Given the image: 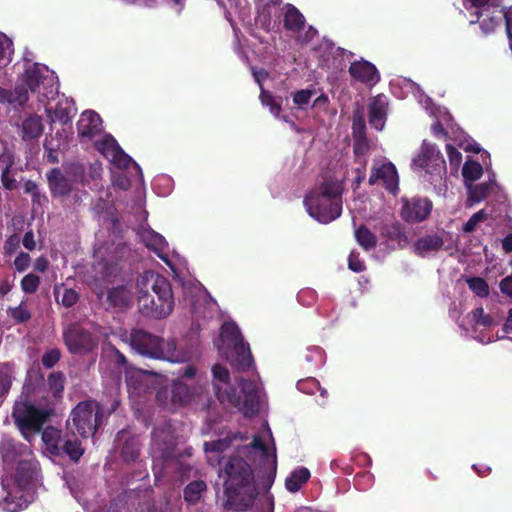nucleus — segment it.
Returning <instances> with one entry per match:
<instances>
[{"mask_svg":"<svg viewBox=\"0 0 512 512\" xmlns=\"http://www.w3.org/2000/svg\"><path fill=\"white\" fill-rule=\"evenodd\" d=\"M252 451H258L260 453L261 460L266 469L264 488L269 490L274 482L277 472L276 454L269 455L267 446L258 436L253 438L250 445L240 448L238 453L242 455H249Z\"/></svg>","mask_w":512,"mask_h":512,"instance_id":"ddd939ff","label":"nucleus"},{"mask_svg":"<svg viewBox=\"0 0 512 512\" xmlns=\"http://www.w3.org/2000/svg\"><path fill=\"white\" fill-rule=\"evenodd\" d=\"M66 382V376L61 370L48 375L47 383L55 398L61 397Z\"/></svg>","mask_w":512,"mask_h":512,"instance_id":"473e14b6","label":"nucleus"},{"mask_svg":"<svg viewBox=\"0 0 512 512\" xmlns=\"http://www.w3.org/2000/svg\"><path fill=\"white\" fill-rule=\"evenodd\" d=\"M28 101V90L24 86H17L12 90V103L24 105Z\"/></svg>","mask_w":512,"mask_h":512,"instance_id":"6e6d98bb","label":"nucleus"},{"mask_svg":"<svg viewBox=\"0 0 512 512\" xmlns=\"http://www.w3.org/2000/svg\"><path fill=\"white\" fill-rule=\"evenodd\" d=\"M500 289L504 295L512 298V275H508L501 280Z\"/></svg>","mask_w":512,"mask_h":512,"instance_id":"69168bd1","label":"nucleus"},{"mask_svg":"<svg viewBox=\"0 0 512 512\" xmlns=\"http://www.w3.org/2000/svg\"><path fill=\"white\" fill-rule=\"evenodd\" d=\"M482 17L484 18L480 22V27L486 33L494 31L501 20L500 16H490L489 11L484 12Z\"/></svg>","mask_w":512,"mask_h":512,"instance_id":"de8ad7c7","label":"nucleus"},{"mask_svg":"<svg viewBox=\"0 0 512 512\" xmlns=\"http://www.w3.org/2000/svg\"><path fill=\"white\" fill-rule=\"evenodd\" d=\"M21 243V238L17 234H13L7 237L6 242L4 244V250L7 254H13L17 249H19Z\"/></svg>","mask_w":512,"mask_h":512,"instance_id":"bf43d9fd","label":"nucleus"},{"mask_svg":"<svg viewBox=\"0 0 512 512\" xmlns=\"http://www.w3.org/2000/svg\"><path fill=\"white\" fill-rule=\"evenodd\" d=\"M148 249L157 252L160 258L163 259L162 251L166 249L168 243L166 242L163 235L152 233L148 237V241L146 243Z\"/></svg>","mask_w":512,"mask_h":512,"instance_id":"58836bf2","label":"nucleus"},{"mask_svg":"<svg viewBox=\"0 0 512 512\" xmlns=\"http://www.w3.org/2000/svg\"><path fill=\"white\" fill-rule=\"evenodd\" d=\"M131 252L130 247L127 243H118L115 247V259L117 260H123L125 258H128L129 254Z\"/></svg>","mask_w":512,"mask_h":512,"instance_id":"680f3d73","label":"nucleus"},{"mask_svg":"<svg viewBox=\"0 0 512 512\" xmlns=\"http://www.w3.org/2000/svg\"><path fill=\"white\" fill-rule=\"evenodd\" d=\"M380 236L387 242L397 243L401 249L408 244V237L404 226L399 221L384 222L380 229Z\"/></svg>","mask_w":512,"mask_h":512,"instance_id":"aec40b11","label":"nucleus"},{"mask_svg":"<svg viewBox=\"0 0 512 512\" xmlns=\"http://www.w3.org/2000/svg\"><path fill=\"white\" fill-rule=\"evenodd\" d=\"M284 29L291 33H299L305 27V16L292 3H285L282 7Z\"/></svg>","mask_w":512,"mask_h":512,"instance_id":"6ab92c4d","label":"nucleus"},{"mask_svg":"<svg viewBox=\"0 0 512 512\" xmlns=\"http://www.w3.org/2000/svg\"><path fill=\"white\" fill-rule=\"evenodd\" d=\"M352 79H355L367 86H374L381 80V74L373 63L366 60L354 61L349 67Z\"/></svg>","mask_w":512,"mask_h":512,"instance_id":"f3484780","label":"nucleus"},{"mask_svg":"<svg viewBox=\"0 0 512 512\" xmlns=\"http://www.w3.org/2000/svg\"><path fill=\"white\" fill-rule=\"evenodd\" d=\"M413 165L426 170V173L441 177L446 174L445 159L435 144L424 140L421 144L420 155L413 158Z\"/></svg>","mask_w":512,"mask_h":512,"instance_id":"9b49d317","label":"nucleus"},{"mask_svg":"<svg viewBox=\"0 0 512 512\" xmlns=\"http://www.w3.org/2000/svg\"><path fill=\"white\" fill-rule=\"evenodd\" d=\"M137 304L142 315L152 319H165L172 313L175 298L171 283L165 276L145 271L136 281Z\"/></svg>","mask_w":512,"mask_h":512,"instance_id":"f03ea898","label":"nucleus"},{"mask_svg":"<svg viewBox=\"0 0 512 512\" xmlns=\"http://www.w3.org/2000/svg\"><path fill=\"white\" fill-rule=\"evenodd\" d=\"M118 147L119 144L111 135L106 136L105 139L96 143V148L102 153L103 156L109 160L115 158V152L117 151Z\"/></svg>","mask_w":512,"mask_h":512,"instance_id":"c9c22d12","label":"nucleus"},{"mask_svg":"<svg viewBox=\"0 0 512 512\" xmlns=\"http://www.w3.org/2000/svg\"><path fill=\"white\" fill-rule=\"evenodd\" d=\"M44 131L42 119L38 115H31L22 122V139L31 141L38 139Z\"/></svg>","mask_w":512,"mask_h":512,"instance_id":"4be33fe9","label":"nucleus"},{"mask_svg":"<svg viewBox=\"0 0 512 512\" xmlns=\"http://www.w3.org/2000/svg\"><path fill=\"white\" fill-rule=\"evenodd\" d=\"M468 288L475 293L478 297H488L489 284L479 276H474L467 280Z\"/></svg>","mask_w":512,"mask_h":512,"instance_id":"4c0bfd02","label":"nucleus"},{"mask_svg":"<svg viewBox=\"0 0 512 512\" xmlns=\"http://www.w3.org/2000/svg\"><path fill=\"white\" fill-rule=\"evenodd\" d=\"M63 342L72 354L86 355L97 346L96 338L78 323H71L63 330Z\"/></svg>","mask_w":512,"mask_h":512,"instance_id":"9d476101","label":"nucleus"},{"mask_svg":"<svg viewBox=\"0 0 512 512\" xmlns=\"http://www.w3.org/2000/svg\"><path fill=\"white\" fill-rule=\"evenodd\" d=\"M259 20H260L261 27L264 29V31L270 32V30L272 28L271 10L268 7H266V6L263 7V10L259 15Z\"/></svg>","mask_w":512,"mask_h":512,"instance_id":"052dcab7","label":"nucleus"},{"mask_svg":"<svg viewBox=\"0 0 512 512\" xmlns=\"http://www.w3.org/2000/svg\"><path fill=\"white\" fill-rule=\"evenodd\" d=\"M46 116L51 121H59L61 124L66 125L69 124L72 118V106L68 101H60L56 104L54 110L51 108H46Z\"/></svg>","mask_w":512,"mask_h":512,"instance_id":"5701e85b","label":"nucleus"},{"mask_svg":"<svg viewBox=\"0 0 512 512\" xmlns=\"http://www.w3.org/2000/svg\"><path fill=\"white\" fill-rule=\"evenodd\" d=\"M342 183L325 179L304 197V206L309 215L321 223H329L342 213Z\"/></svg>","mask_w":512,"mask_h":512,"instance_id":"7ed1b4c3","label":"nucleus"},{"mask_svg":"<svg viewBox=\"0 0 512 512\" xmlns=\"http://www.w3.org/2000/svg\"><path fill=\"white\" fill-rule=\"evenodd\" d=\"M446 148H447V156H448L449 163H450L451 167H453L454 169H458L459 166L461 165V160H462L461 153L459 152L458 149H456L454 147L453 144H447Z\"/></svg>","mask_w":512,"mask_h":512,"instance_id":"603ef678","label":"nucleus"},{"mask_svg":"<svg viewBox=\"0 0 512 512\" xmlns=\"http://www.w3.org/2000/svg\"><path fill=\"white\" fill-rule=\"evenodd\" d=\"M31 258L27 252H20L14 259V267L18 272H24L29 267Z\"/></svg>","mask_w":512,"mask_h":512,"instance_id":"13d9d810","label":"nucleus"},{"mask_svg":"<svg viewBox=\"0 0 512 512\" xmlns=\"http://www.w3.org/2000/svg\"><path fill=\"white\" fill-rule=\"evenodd\" d=\"M7 312L17 323L27 322L31 319V313L26 308L25 302H21L20 305L16 307H9Z\"/></svg>","mask_w":512,"mask_h":512,"instance_id":"a19ab883","label":"nucleus"},{"mask_svg":"<svg viewBox=\"0 0 512 512\" xmlns=\"http://www.w3.org/2000/svg\"><path fill=\"white\" fill-rule=\"evenodd\" d=\"M129 344L133 350L144 357L153 359H166L164 340L161 337L148 333L143 329H132Z\"/></svg>","mask_w":512,"mask_h":512,"instance_id":"1a4fd4ad","label":"nucleus"},{"mask_svg":"<svg viewBox=\"0 0 512 512\" xmlns=\"http://www.w3.org/2000/svg\"><path fill=\"white\" fill-rule=\"evenodd\" d=\"M228 443L225 439L212 440L204 443L205 452L221 453L226 450Z\"/></svg>","mask_w":512,"mask_h":512,"instance_id":"864d4df0","label":"nucleus"},{"mask_svg":"<svg viewBox=\"0 0 512 512\" xmlns=\"http://www.w3.org/2000/svg\"><path fill=\"white\" fill-rule=\"evenodd\" d=\"M46 180L53 198L69 197L73 191L74 180L62 173L59 167H54L46 173Z\"/></svg>","mask_w":512,"mask_h":512,"instance_id":"2eb2a0df","label":"nucleus"},{"mask_svg":"<svg viewBox=\"0 0 512 512\" xmlns=\"http://www.w3.org/2000/svg\"><path fill=\"white\" fill-rule=\"evenodd\" d=\"M22 243L24 247L29 250L33 251L35 250V235L33 233V230H27L25 235L22 238Z\"/></svg>","mask_w":512,"mask_h":512,"instance_id":"e2e57ef3","label":"nucleus"},{"mask_svg":"<svg viewBox=\"0 0 512 512\" xmlns=\"http://www.w3.org/2000/svg\"><path fill=\"white\" fill-rule=\"evenodd\" d=\"M483 173L480 163L475 160H468L462 167V176L467 181L479 180Z\"/></svg>","mask_w":512,"mask_h":512,"instance_id":"e433bc0d","label":"nucleus"},{"mask_svg":"<svg viewBox=\"0 0 512 512\" xmlns=\"http://www.w3.org/2000/svg\"><path fill=\"white\" fill-rule=\"evenodd\" d=\"M141 451V444L136 436L129 437L122 445L121 456L124 462H136Z\"/></svg>","mask_w":512,"mask_h":512,"instance_id":"cd10ccee","label":"nucleus"},{"mask_svg":"<svg viewBox=\"0 0 512 512\" xmlns=\"http://www.w3.org/2000/svg\"><path fill=\"white\" fill-rule=\"evenodd\" d=\"M468 318L472 323L474 328L477 327H491L494 324V319L490 314L484 312V308L482 306L474 308L473 311L468 313Z\"/></svg>","mask_w":512,"mask_h":512,"instance_id":"2f4dec72","label":"nucleus"},{"mask_svg":"<svg viewBox=\"0 0 512 512\" xmlns=\"http://www.w3.org/2000/svg\"><path fill=\"white\" fill-rule=\"evenodd\" d=\"M13 372L9 365H0V404L11 389Z\"/></svg>","mask_w":512,"mask_h":512,"instance_id":"f704fd0d","label":"nucleus"},{"mask_svg":"<svg viewBox=\"0 0 512 512\" xmlns=\"http://www.w3.org/2000/svg\"><path fill=\"white\" fill-rule=\"evenodd\" d=\"M70 422L81 437L95 435L102 422V407L94 400L80 401L68 418V427Z\"/></svg>","mask_w":512,"mask_h":512,"instance_id":"0eeeda50","label":"nucleus"},{"mask_svg":"<svg viewBox=\"0 0 512 512\" xmlns=\"http://www.w3.org/2000/svg\"><path fill=\"white\" fill-rule=\"evenodd\" d=\"M221 340L224 344V353L232 368L237 371H246L252 368L254 359L250 345L245 342L235 322H225L223 324Z\"/></svg>","mask_w":512,"mask_h":512,"instance_id":"20e7f679","label":"nucleus"},{"mask_svg":"<svg viewBox=\"0 0 512 512\" xmlns=\"http://www.w3.org/2000/svg\"><path fill=\"white\" fill-rule=\"evenodd\" d=\"M214 390L216 398L222 404H230L232 406L243 409L245 415H254L258 412V391L256 385L245 380V378H239L240 393H237L236 389L230 388L223 390L219 385L214 382Z\"/></svg>","mask_w":512,"mask_h":512,"instance_id":"423d86ee","label":"nucleus"},{"mask_svg":"<svg viewBox=\"0 0 512 512\" xmlns=\"http://www.w3.org/2000/svg\"><path fill=\"white\" fill-rule=\"evenodd\" d=\"M41 279L34 273L26 274L20 281L21 289L26 293H35L39 288Z\"/></svg>","mask_w":512,"mask_h":512,"instance_id":"79ce46f5","label":"nucleus"},{"mask_svg":"<svg viewBox=\"0 0 512 512\" xmlns=\"http://www.w3.org/2000/svg\"><path fill=\"white\" fill-rule=\"evenodd\" d=\"M298 390L304 393H314L319 389V383L316 378L310 377L303 381H298Z\"/></svg>","mask_w":512,"mask_h":512,"instance_id":"4d7b16f0","label":"nucleus"},{"mask_svg":"<svg viewBox=\"0 0 512 512\" xmlns=\"http://www.w3.org/2000/svg\"><path fill=\"white\" fill-rule=\"evenodd\" d=\"M51 415L46 408L36 407L33 404L16 403L13 407V420L25 438L30 433H38Z\"/></svg>","mask_w":512,"mask_h":512,"instance_id":"6e6552de","label":"nucleus"},{"mask_svg":"<svg viewBox=\"0 0 512 512\" xmlns=\"http://www.w3.org/2000/svg\"><path fill=\"white\" fill-rule=\"evenodd\" d=\"M491 186L489 183H479L469 189V200L474 203L483 201L489 194Z\"/></svg>","mask_w":512,"mask_h":512,"instance_id":"ea45409f","label":"nucleus"},{"mask_svg":"<svg viewBox=\"0 0 512 512\" xmlns=\"http://www.w3.org/2000/svg\"><path fill=\"white\" fill-rule=\"evenodd\" d=\"M369 150V144L366 140L356 141L353 145V152L356 156L366 155Z\"/></svg>","mask_w":512,"mask_h":512,"instance_id":"338daca9","label":"nucleus"},{"mask_svg":"<svg viewBox=\"0 0 512 512\" xmlns=\"http://www.w3.org/2000/svg\"><path fill=\"white\" fill-rule=\"evenodd\" d=\"M382 181L386 190L396 195L399 190V176L393 163L382 164L378 167H372L371 174L368 179L370 185Z\"/></svg>","mask_w":512,"mask_h":512,"instance_id":"4468645a","label":"nucleus"},{"mask_svg":"<svg viewBox=\"0 0 512 512\" xmlns=\"http://www.w3.org/2000/svg\"><path fill=\"white\" fill-rule=\"evenodd\" d=\"M13 51L14 49L12 40L7 38L6 34L0 33V63L9 61Z\"/></svg>","mask_w":512,"mask_h":512,"instance_id":"49530a36","label":"nucleus"},{"mask_svg":"<svg viewBox=\"0 0 512 512\" xmlns=\"http://www.w3.org/2000/svg\"><path fill=\"white\" fill-rule=\"evenodd\" d=\"M61 360V350L50 349L47 350L41 357V364L46 369H50L56 366L57 362Z\"/></svg>","mask_w":512,"mask_h":512,"instance_id":"a18cd8bd","label":"nucleus"},{"mask_svg":"<svg viewBox=\"0 0 512 512\" xmlns=\"http://www.w3.org/2000/svg\"><path fill=\"white\" fill-rule=\"evenodd\" d=\"M0 160H5L6 166L0 174V181L4 189L12 191L18 188V181L13 175L14 157L13 155H1Z\"/></svg>","mask_w":512,"mask_h":512,"instance_id":"b1692460","label":"nucleus"},{"mask_svg":"<svg viewBox=\"0 0 512 512\" xmlns=\"http://www.w3.org/2000/svg\"><path fill=\"white\" fill-rule=\"evenodd\" d=\"M259 98L264 106H268L270 113H272L273 116L279 117L280 112L282 110V105L277 97L272 95V93L269 92V90H266L263 87H261V93Z\"/></svg>","mask_w":512,"mask_h":512,"instance_id":"72a5a7b5","label":"nucleus"},{"mask_svg":"<svg viewBox=\"0 0 512 512\" xmlns=\"http://www.w3.org/2000/svg\"><path fill=\"white\" fill-rule=\"evenodd\" d=\"M108 302L113 307H128L131 296L130 291L125 286H118L108 290Z\"/></svg>","mask_w":512,"mask_h":512,"instance_id":"bb28decb","label":"nucleus"},{"mask_svg":"<svg viewBox=\"0 0 512 512\" xmlns=\"http://www.w3.org/2000/svg\"><path fill=\"white\" fill-rule=\"evenodd\" d=\"M44 79L42 70L38 64L31 65L25 70L24 81L33 93L39 89Z\"/></svg>","mask_w":512,"mask_h":512,"instance_id":"7c9ffc66","label":"nucleus"},{"mask_svg":"<svg viewBox=\"0 0 512 512\" xmlns=\"http://www.w3.org/2000/svg\"><path fill=\"white\" fill-rule=\"evenodd\" d=\"M193 393L190 388L181 380H176L171 385V400L176 405L189 404Z\"/></svg>","mask_w":512,"mask_h":512,"instance_id":"a878e982","label":"nucleus"},{"mask_svg":"<svg viewBox=\"0 0 512 512\" xmlns=\"http://www.w3.org/2000/svg\"><path fill=\"white\" fill-rule=\"evenodd\" d=\"M311 477L309 469L301 467L292 471L285 479V487L290 492H298L303 484Z\"/></svg>","mask_w":512,"mask_h":512,"instance_id":"393cba45","label":"nucleus"},{"mask_svg":"<svg viewBox=\"0 0 512 512\" xmlns=\"http://www.w3.org/2000/svg\"><path fill=\"white\" fill-rule=\"evenodd\" d=\"M487 219H488V213H486L484 210L475 212L473 214V216H471L468 219V221L464 223L463 231L465 233H472V231H475V229L479 223H481Z\"/></svg>","mask_w":512,"mask_h":512,"instance_id":"c03bdc74","label":"nucleus"},{"mask_svg":"<svg viewBox=\"0 0 512 512\" xmlns=\"http://www.w3.org/2000/svg\"><path fill=\"white\" fill-rule=\"evenodd\" d=\"M444 245V240L438 234H428L418 238L413 244L415 253L424 255L428 252L439 251Z\"/></svg>","mask_w":512,"mask_h":512,"instance_id":"412c9836","label":"nucleus"},{"mask_svg":"<svg viewBox=\"0 0 512 512\" xmlns=\"http://www.w3.org/2000/svg\"><path fill=\"white\" fill-rule=\"evenodd\" d=\"M388 101L385 95L373 96L368 107L369 123L377 131H381L387 119Z\"/></svg>","mask_w":512,"mask_h":512,"instance_id":"a211bd4d","label":"nucleus"},{"mask_svg":"<svg viewBox=\"0 0 512 512\" xmlns=\"http://www.w3.org/2000/svg\"><path fill=\"white\" fill-rule=\"evenodd\" d=\"M41 438L46 451L54 456H67L69 460L78 462L85 452L74 431H62L48 426L42 431Z\"/></svg>","mask_w":512,"mask_h":512,"instance_id":"39448f33","label":"nucleus"},{"mask_svg":"<svg viewBox=\"0 0 512 512\" xmlns=\"http://www.w3.org/2000/svg\"><path fill=\"white\" fill-rule=\"evenodd\" d=\"M102 131V118L93 110L81 113L77 122V132L80 140H92Z\"/></svg>","mask_w":512,"mask_h":512,"instance_id":"dca6fc26","label":"nucleus"},{"mask_svg":"<svg viewBox=\"0 0 512 512\" xmlns=\"http://www.w3.org/2000/svg\"><path fill=\"white\" fill-rule=\"evenodd\" d=\"M84 195H88L87 191L73 188V191L68 197H70V201L74 206H79L82 203V197Z\"/></svg>","mask_w":512,"mask_h":512,"instance_id":"774afa93","label":"nucleus"},{"mask_svg":"<svg viewBox=\"0 0 512 512\" xmlns=\"http://www.w3.org/2000/svg\"><path fill=\"white\" fill-rule=\"evenodd\" d=\"M355 238L357 244L363 247L364 250L369 251L374 249L377 245V236L370 231L366 225H360L355 229Z\"/></svg>","mask_w":512,"mask_h":512,"instance_id":"c85d7f7f","label":"nucleus"},{"mask_svg":"<svg viewBox=\"0 0 512 512\" xmlns=\"http://www.w3.org/2000/svg\"><path fill=\"white\" fill-rule=\"evenodd\" d=\"M400 218L408 223L427 220L433 210V202L427 197L401 198Z\"/></svg>","mask_w":512,"mask_h":512,"instance_id":"f8f14e48","label":"nucleus"},{"mask_svg":"<svg viewBox=\"0 0 512 512\" xmlns=\"http://www.w3.org/2000/svg\"><path fill=\"white\" fill-rule=\"evenodd\" d=\"M470 1L473 3L475 8H477L475 13H476L478 19L484 15V12L489 11V9H490L488 6V3L490 0H470Z\"/></svg>","mask_w":512,"mask_h":512,"instance_id":"0e129e2a","label":"nucleus"},{"mask_svg":"<svg viewBox=\"0 0 512 512\" xmlns=\"http://www.w3.org/2000/svg\"><path fill=\"white\" fill-rule=\"evenodd\" d=\"M348 267L352 272H355V273L363 272L366 269V266H365L363 260H361L359 258L358 252H355V251H352L349 254Z\"/></svg>","mask_w":512,"mask_h":512,"instance_id":"8fccbe9b","label":"nucleus"},{"mask_svg":"<svg viewBox=\"0 0 512 512\" xmlns=\"http://www.w3.org/2000/svg\"><path fill=\"white\" fill-rule=\"evenodd\" d=\"M219 476L224 479L225 509L245 511L253 505L258 489L251 465L242 454L229 456Z\"/></svg>","mask_w":512,"mask_h":512,"instance_id":"f257e3e1","label":"nucleus"},{"mask_svg":"<svg viewBox=\"0 0 512 512\" xmlns=\"http://www.w3.org/2000/svg\"><path fill=\"white\" fill-rule=\"evenodd\" d=\"M212 374H213L214 381H218L220 383L227 385L225 390L229 391L231 389V386H230L231 375L225 366L220 365V364L214 365L212 367Z\"/></svg>","mask_w":512,"mask_h":512,"instance_id":"37998d69","label":"nucleus"},{"mask_svg":"<svg viewBox=\"0 0 512 512\" xmlns=\"http://www.w3.org/2000/svg\"><path fill=\"white\" fill-rule=\"evenodd\" d=\"M206 489L207 485L204 481H201V479L190 482L185 486L183 490V498L191 505H195V503L201 499L202 492H204Z\"/></svg>","mask_w":512,"mask_h":512,"instance_id":"c756f323","label":"nucleus"},{"mask_svg":"<svg viewBox=\"0 0 512 512\" xmlns=\"http://www.w3.org/2000/svg\"><path fill=\"white\" fill-rule=\"evenodd\" d=\"M110 161L112 163L120 168H128L129 165L132 163L133 159L127 155L126 152L122 150V148L119 146L117 151L115 152V157L112 158Z\"/></svg>","mask_w":512,"mask_h":512,"instance_id":"09e8293b","label":"nucleus"},{"mask_svg":"<svg viewBox=\"0 0 512 512\" xmlns=\"http://www.w3.org/2000/svg\"><path fill=\"white\" fill-rule=\"evenodd\" d=\"M79 299L78 292L74 289H64L60 303L65 307H72Z\"/></svg>","mask_w":512,"mask_h":512,"instance_id":"5fc2aeb1","label":"nucleus"},{"mask_svg":"<svg viewBox=\"0 0 512 512\" xmlns=\"http://www.w3.org/2000/svg\"><path fill=\"white\" fill-rule=\"evenodd\" d=\"M312 95H313V90L300 89L292 95V100L296 105L303 106L310 102Z\"/></svg>","mask_w":512,"mask_h":512,"instance_id":"3c124183","label":"nucleus"}]
</instances>
